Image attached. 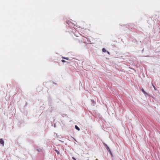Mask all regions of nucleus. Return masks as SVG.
<instances>
[{
	"instance_id": "f257e3e1",
	"label": "nucleus",
	"mask_w": 160,
	"mask_h": 160,
	"mask_svg": "<svg viewBox=\"0 0 160 160\" xmlns=\"http://www.w3.org/2000/svg\"><path fill=\"white\" fill-rule=\"evenodd\" d=\"M104 145L105 146L107 150L108 151V152H110V153L111 154V155H112V153L111 152V151L109 148L108 147V145L107 144H104Z\"/></svg>"
},
{
	"instance_id": "f03ea898",
	"label": "nucleus",
	"mask_w": 160,
	"mask_h": 160,
	"mask_svg": "<svg viewBox=\"0 0 160 160\" xmlns=\"http://www.w3.org/2000/svg\"><path fill=\"white\" fill-rule=\"evenodd\" d=\"M0 144L2 145L3 146L4 145V142L2 139H0Z\"/></svg>"
},
{
	"instance_id": "7ed1b4c3",
	"label": "nucleus",
	"mask_w": 160,
	"mask_h": 160,
	"mask_svg": "<svg viewBox=\"0 0 160 160\" xmlns=\"http://www.w3.org/2000/svg\"><path fill=\"white\" fill-rule=\"evenodd\" d=\"M142 91V92H143V93L145 94V95L146 97H147L148 96H149V95L147 93H146L145 92V91Z\"/></svg>"
},
{
	"instance_id": "20e7f679",
	"label": "nucleus",
	"mask_w": 160,
	"mask_h": 160,
	"mask_svg": "<svg viewBox=\"0 0 160 160\" xmlns=\"http://www.w3.org/2000/svg\"><path fill=\"white\" fill-rule=\"evenodd\" d=\"M91 101H92V105L93 106H94L95 102L94 100L93 99H92V100H91Z\"/></svg>"
},
{
	"instance_id": "39448f33",
	"label": "nucleus",
	"mask_w": 160,
	"mask_h": 160,
	"mask_svg": "<svg viewBox=\"0 0 160 160\" xmlns=\"http://www.w3.org/2000/svg\"><path fill=\"white\" fill-rule=\"evenodd\" d=\"M54 150L58 154H60V152H59V151L58 150H57V149H55L54 148Z\"/></svg>"
},
{
	"instance_id": "423d86ee",
	"label": "nucleus",
	"mask_w": 160,
	"mask_h": 160,
	"mask_svg": "<svg viewBox=\"0 0 160 160\" xmlns=\"http://www.w3.org/2000/svg\"><path fill=\"white\" fill-rule=\"evenodd\" d=\"M75 128L77 129L78 130V131H79L80 130V128H79L78 126L76 125H75Z\"/></svg>"
},
{
	"instance_id": "0eeeda50",
	"label": "nucleus",
	"mask_w": 160,
	"mask_h": 160,
	"mask_svg": "<svg viewBox=\"0 0 160 160\" xmlns=\"http://www.w3.org/2000/svg\"><path fill=\"white\" fill-rule=\"evenodd\" d=\"M102 51L103 52H106V50L105 49V48H103L102 49Z\"/></svg>"
},
{
	"instance_id": "6e6552de",
	"label": "nucleus",
	"mask_w": 160,
	"mask_h": 160,
	"mask_svg": "<svg viewBox=\"0 0 160 160\" xmlns=\"http://www.w3.org/2000/svg\"><path fill=\"white\" fill-rule=\"evenodd\" d=\"M62 58L67 60H69V58H65L62 57Z\"/></svg>"
},
{
	"instance_id": "1a4fd4ad",
	"label": "nucleus",
	"mask_w": 160,
	"mask_h": 160,
	"mask_svg": "<svg viewBox=\"0 0 160 160\" xmlns=\"http://www.w3.org/2000/svg\"><path fill=\"white\" fill-rule=\"evenodd\" d=\"M62 61L63 62H66V61L65 60H62Z\"/></svg>"
},
{
	"instance_id": "9d476101",
	"label": "nucleus",
	"mask_w": 160,
	"mask_h": 160,
	"mask_svg": "<svg viewBox=\"0 0 160 160\" xmlns=\"http://www.w3.org/2000/svg\"><path fill=\"white\" fill-rule=\"evenodd\" d=\"M41 149H37V151H39H39H41Z\"/></svg>"
},
{
	"instance_id": "9b49d317",
	"label": "nucleus",
	"mask_w": 160,
	"mask_h": 160,
	"mask_svg": "<svg viewBox=\"0 0 160 160\" xmlns=\"http://www.w3.org/2000/svg\"><path fill=\"white\" fill-rule=\"evenodd\" d=\"M107 52L108 53V54H110V53L109 52H108V51H107Z\"/></svg>"
},
{
	"instance_id": "f8f14e48",
	"label": "nucleus",
	"mask_w": 160,
	"mask_h": 160,
	"mask_svg": "<svg viewBox=\"0 0 160 160\" xmlns=\"http://www.w3.org/2000/svg\"><path fill=\"white\" fill-rule=\"evenodd\" d=\"M73 158V159H75V158Z\"/></svg>"
},
{
	"instance_id": "ddd939ff",
	"label": "nucleus",
	"mask_w": 160,
	"mask_h": 160,
	"mask_svg": "<svg viewBox=\"0 0 160 160\" xmlns=\"http://www.w3.org/2000/svg\"><path fill=\"white\" fill-rule=\"evenodd\" d=\"M121 160H122L121 159Z\"/></svg>"
}]
</instances>
